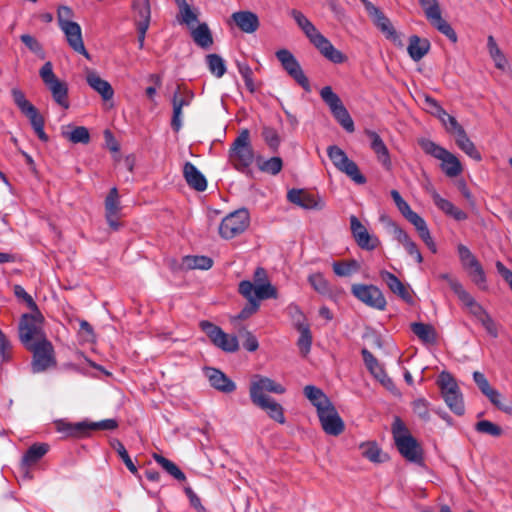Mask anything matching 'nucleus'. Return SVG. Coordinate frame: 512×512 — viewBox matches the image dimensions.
<instances>
[{"label":"nucleus","mask_w":512,"mask_h":512,"mask_svg":"<svg viewBox=\"0 0 512 512\" xmlns=\"http://www.w3.org/2000/svg\"><path fill=\"white\" fill-rule=\"evenodd\" d=\"M291 16L315 48L329 61L335 64L344 63L347 57L327 39L315 25L300 11L292 10Z\"/></svg>","instance_id":"nucleus-1"},{"label":"nucleus","mask_w":512,"mask_h":512,"mask_svg":"<svg viewBox=\"0 0 512 512\" xmlns=\"http://www.w3.org/2000/svg\"><path fill=\"white\" fill-rule=\"evenodd\" d=\"M392 434L395 445L400 454L408 461L420 463L422 461V448L411 435L404 422L396 417L392 424Z\"/></svg>","instance_id":"nucleus-2"},{"label":"nucleus","mask_w":512,"mask_h":512,"mask_svg":"<svg viewBox=\"0 0 512 512\" xmlns=\"http://www.w3.org/2000/svg\"><path fill=\"white\" fill-rule=\"evenodd\" d=\"M229 162L239 172L247 173L254 162V151L250 142V133L242 130L231 144L228 153Z\"/></svg>","instance_id":"nucleus-3"},{"label":"nucleus","mask_w":512,"mask_h":512,"mask_svg":"<svg viewBox=\"0 0 512 512\" xmlns=\"http://www.w3.org/2000/svg\"><path fill=\"white\" fill-rule=\"evenodd\" d=\"M39 75L46 88L50 91L53 100L62 108L68 109L70 105L68 100V85L55 75L52 63L49 61L46 62L40 68Z\"/></svg>","instance_id":"nucleus-4"},{"label":"nucleus","mask_w":512,"mask_h":512,"mask_svg":"<svg viewBox=\"0 0 512 512\" xmlns=\"http://www.w3.org/2000/svg\"><path fill=\"white\" fill-rule=\"evenodd\" d=\"M441 395L449 409L458 416L465 412L463 396L456 380L447 372H442L437 380Z\"/></svg>","instance_id":"nucleus-5"},{"label":"nucleus","mask_w":512,"mask_h":512,"mask_svg":"<svg viewBox=\"0 0 512 512\" xmlns=\"http://www.w3.org/2000/svg\"><path fill=\"white\" fill-rule=\"evenodd\" d=\"M32 311L31 314H24L19 323V337L25 347L47 340L42 331V314L38 309Z\"/></svg>","instance_id":"nucleus-6"},{"label":"nucleus","mask_w":512,"mask_h":512,"mask_svg":"<svg viewBox=\"0 0 512 512\" xmlns=\"http://www.w3.org/2000/svg\"><path fill=\"white\" fill-rule=\"evenodd\" d=\"M327 154L333 165L353 182L359 185L366 183V177L360 172L357 164L348 158L343 149L336 145H331L327 148Z\"/></svg>","instance_id":"nucleus-7"},{"label":"nucleus","mask_w":512,"mask_h":512,"mask_svg":"<svg viewBox=\"0 0 512 512\" xmlns=\"http://www.w3.org/2000/svg\"><path fill=\"white\" fill-rule=\"evenodd\" d=\"M322 100L329 107L333 117L336 121L347 131L353 132L355 130L354 122L343 105L340 97L332 90L330 86H325L320 91Z\"/></svg>","instance_id":"nucleus-8"},{"label":"nucleus","mask_w":512,"mask_h":512,"mask_svg":"<svg viewBox=\"0 0 512 512\" xmlns=\"http://www.w3.org/2000/svg\"><path fill=\"white\" fill-rule=\"evenodd\" d=\"M459 292L460 296L458 298L467 311L483 326L489 336L497 338L499 336L498 324L489 313L467 291Z\"/></svg>","instance_id":"nucleus-9"},{"label":"nucleus","mask_w":512,"mask_h":512,"mask_svg":"<svg viewBox=\"0 0 512 512\" xmlns=\"http://www.w3.org/2000/svg\"><path fill=\"white\" fill-rule=\"evenodd\" d=\"M250 215L242 208L228 214L220 223L219 234L224 239H232L242 234L249 226Z\"/></svg>","instance_id":"nucleus-10"},{"label":"nucleus","mask_w":512,"mask_h":512,"mask_svg":"<svg viewBox=\"0 0 512 512\" xmlns=\"http://www.w3.org/2000/svg\"><path fill=\"white\" fill-rule=\"evenodd\" d=\"M429 23L453 43L457 42V34L451 25L442 17L437 0H419Z\"/></svg>","instance_id":"nucleus-11"},{"label":"nucleus","mask_w":512,"mask_h":512,"mask_svg":"<svg viewBox=\"0 0 512 512\" xmlns=\"http://www.w3.org/2000/svg\"><path fill=\"white\" fill-rule=\"evenodd\" d=\"M200 328L206 333L211 342L221 350L229 353L238 350L239 343L236 336L225 333L220 327L209 321H201Z\"/></svg>","instance_id":"nucleus-12"},{"label":"nucleus","mask_w":512,"mask_h":512,"mask_svg":"<svg viewBox=\"0 0 512 512\" xmlns=\"http://www.w3.org/2000/svg\"><path fill=\"white\" fill-rule=\"evenodd\" d=\"M285 387L273 379L261 375H255L250 383L249 395L252 403L271 398L266 392L275 394H284Z\"/></svg>","instance_id":"nucleus-13"},{"label":"nucleus","mask_w":512,"mask_h":512,"mask_svg":"<svg viewBox=\"0 0 512 512\" xmlns=\"http://www.w3.org/2000/svg\"><path fill=\"white\" fill-rule=\"evenodd\" d=\"M457 252L462 267L467 270L475 284L481 288H485L486 275L475 255L463 244L457 245Z\"/></svg>","instance_id":"nucleus-14"},{"label":"nucleus","mask_w":512,"mask_h":512,"mask_svg":"<svg viewBox=\"0 0 512 512\" xmlns=\"http://www.w3.org/2000/svg\"><path fill=\"white\" fill-rule=\"evenodd\" d=\"M26 348L33 352L32 370L34 373L43 372L56 364L53 346L48 340L35 342Z\"/></svg>","instance_id":"nucleus-15"},{"label":"nucleus","mask_w":512,"mask_h":512,"mask_svg":"<svg viewBox=\"0 0 512 512\" xmlns=\"http://www.w3.org/2000/svg\"><path fill=\"white\" fill-rule=\"evenodd\" d=\"M365 10L369 14V16L373 19L374 24L378 29L385 35V37L393 42L395 45L403 46L400 35L397 33L395 28L393 27L390 20L384 15V13L377 8L374 4H372L368 0H361Z\"/></svg>","instance_id":"nucleus-16"},{"label":"nucleus","mask_w":512,"mask_h":512,"mask_svg":"<svg viewBox=\"0 0 512 512\" xmlns=\"http://www.w3.org/2000/svg\"><path fill=\"white\" fill-rule=\"evenodd\" d=\"M118 427L115 419H105L98 422H78V423H60L58 425L59 431L65 432L70 436H85L91 430H114Z\"/></svg>","instance_id":"nucleus-17"},{"label":"nucleus","mask_w":512,"mask_h":512,"mask_svg":"<svg viewBox=\"0 0 512 512\" xmlns=\"http://www.w3.org/2000/svg\"><path fill=\"white\" fill-rule=\"evenodd\" d=\"M351 292L359 301L377 310H384L387 302L382 291L375 285L353 284Z\"/></svg>","instance_id":"nucleus-18"},{"label":"nucleus","mask_w":512,"mask_h":512,"mask_svg":"<svg viewBox=\"0 0 512 512\" xmlns=\"http://www.w3.org/2000/svg\"><path fill=\"white\" fill-rule=\"evenodd\" d=\"M276 57L280 61L285 71L306 91L310 90L309 80L304 74L299 62L294 55L287 49H280L276 52Z\"/></svg>","instance_id":"nucleus-19"},{"label":"nucleus","mask_w":512,"mask_h":512,"mask_svg":"<svg viewBox=\"0 0 512 512\" xmlns=\"http://www.w3.org/2000/svg\"><path fill=\"white\" fill-rule=\"evenodd\" d=\"M239 292L245 298H252L259 303L260 300L276 298L277 290L270 282H262L254 285L248 280L241 281L239 284Z\"/></svg>","instance_id":"nucleus-20"},{"label":"nucleus","mask_w":512,"mask_h":512,"mask_svg":"<svg viewBox=\"0 0 512 512\" xmlns=\"http://www.w3.org/2000/svg\"><path fill=\"white\" fill-rule=\"evenodd\" d=\"M381 220L386 223L387 227L390 229L394 238L403 245L407 253L412 256L417 263L423 262V257L421 252L419 251L416 243L410 238V236L394 221H392L389 217L382 216Z\"/></svg>","instance_id":"nucleus-21"},{"label":"nucleus","mask_w":512,"mask_h":512,"mask_svg":"<svg viewBox=\"0 0 512 512\" xmlns=\"http://www.w3.org/2000/svg\"><path fill=\"white\" fill-rule=\"evenodd\" d=\"M317 415L326 434L338 436L344 431L345 424L333 404L319 411Z\"/></svg>","instance_id":"nucleus-22"},{"label":"nucleus","mask_w":512,"mask_h":512,"mask_svg":"<svg viewBox=\"0 0 512 512\" xmlns=\"http://www.w3.org/2000/svg\"><path fill=\"white\" fill-rule=\"evenodd\" d=\"M194 94L191 90L181 89L179 86L173 94L172 105H173V116L171 126L175 131H179L182 127V109L185 106H189Z\"/></svg>","instance_id":"nucleus-23"},{"label":"nucleus","mask_w":512,"mask_h":512,"mask_svg":"<svg viewBox=\"0 0 512 512\" xmlns=\"http://www.w3.org/2000/svg\"><path fill=\"white\" fill-rule=\"evenodd\" d=\"M350 228L352 235L360 248L369 251L377 248L379 244L378 238L369 234L366 227L354 215L350 217Z\"/></svg>","instance_id":"nucleus-24"},{"label":"nucleus","mask_w":512,"mask_h":512,"mask_svg":"<svg viewBox=\"0 0 512 512\" xmlns=\"http://www.w3.org/2000/svg\"><path fill=\"white\" fill-rule=\"evenodd\" d=\"M290 309L295 313L293 315V319L295 322V327L300 333L297 345L300 349V352L303 355H307L310 352L312 345V335L309 325L305 322V317L298 306H292Z\"/></svg>","instance_id":"nucleus-25"},{"label":"nucleus","mask_w":512,"mask_h":512,"mask_svg":"<svg viewBox=\"0 0 512 512\" xmlns=\"http://www.w3.org/2000/svg\"><path fill=\"white\" fill-rule=\"evenodd\" d=\"M60 29L63 31L69 46L75 52L82 54L89 59L90 56L84 46L80 25L76 22H72L70 24L60 27Z\"/></svg>","instance_id":"nucleus-26"},{"label":"nucleus","mask_w":512,"mask_h":512,"mask_svg":"<svg viewBox=\"0 0 512 512\" xmlns=\"http://www.w3.org/2000/svg\"><path fill=\"white\" fill-rule=\"evenodd\" d=\"M231 20L240 31L247 34L255 33L260 27L257 14L248 10L234 12Z\"/></svg>","instance_id":"nucleus-27"},{"label":"nucleus","mask_w":512,"mask_h":512,"mask_svg":"<svg viewBox=\"0 0 512 512\" xmlns=\"http://www.w3.org/2000/svg\"><path fill=\"white\" fill-rule=\"evenodd\" d=\"M205 376L208 378L210 385L222 393L228 394L236 390V384L234 381L219 369L212 367L206 368Z\"/></svg>","instance_id":"nucleus-28"},{"label":"nucleus","mask_w":512,"mask_h":512,"mask_svg":"<svg viewBox=\"0 0 512 512\" xmlns=\"http://www.w3.org/2000/svg\"><path fill=\"white\" fill-rule=\"evenodd\" d=\"M85 79L87 84L100 96L104 101L111 100L114 96V90L111 84L102 79L100 75L92 69H86L85 71Z\"/></svg>","instance_id":"nucleus-29"},{"label":"nucleus","mask_w":512,"mask_h":512,"mask_svg":"<svg viewBox=\"0 0 512 512\" xmlns=\"http://www.w3.org/2000/svg\"><path fill=\"white\" fill-rule=\"evenodd\" d=\"M367 136L370 139V147L375 153L378 162L386 169L390 170L392 162L389 150L381 137L374 131H367Z\"/></svg>","instance_id":"nucleus-30"},{"label":"nucleus","mask_w":512,"mask_h":512,"mask_svg":"<svg viewBox=\"0 0 512 512\" xmlns=\"http://www.w3.org/2000/svg\"><path fill=\"white\" fill-rule=\"evenodd\" d=\"M288 200L304 209H321L323 205L316 195L304 190H290L287 194Z\"/></svg>","instance_id":"nucleus-31"},{"label":"nucleus","mask_w":512,"mask_h":512,"mask_svg":"<svg viewBox=\"0 0 512 512\" xmlns=\"http://www.w3.org/2000/svg\"><path fill=\"white\" fill-rule=\"evenodd\" d=\"M380 277L394 294L405 302L412 303L413 297L409 288L406 287L394 274L383 270L380 272Z\"/></svg>","instance_id":"nucleus-32"},{"label":"nucleus","mask_w":512,"mask_h":512,"mask_svg":"<svg viewBox=\"0 0 512 512\" xmlns=\"http://www.w3.org/2000/svg\"><path fill=\"white\" fill-rule=\"evenodd\" d=\"M183 176L189 187L202 192L207 188L205 176L191 162H185L183 166Z\"/></svg>","instance_id":"nucleus-33"},{"label":"nucleus","mask_w":512,"mask_h":512,"mask_svg":"<svg viewBox=\"0 0 512 512\" xmlns=\"http://www.w3.org/2000/svg\"><path fill=\"white\" fill-rule=\"evenodd\" d=\"M303 392L305 397L316 408L317 413L333 404L326 396V394L320 388L314 385L305 386Z\"/></svg>","instance_id":"nucleus-34"},{"label":"nucleus","mask_w":512,"mask_h":512,"mask_svg":"<svg viewBox=\"0 0 512 512\" xmlns=\"http://www.w3.org/2000/svg\"><path fill=\"white\" fill-rule=\"evenodd\" d=\"M430 50V42L426 38H420L417 35H412L409 38V45L407 51L409 56L414 61H420Z\"/></svg>","instance_id":"nucleus-35"},{"label":"nucleus","mask_w":512,"mask_h":512,"mask_svg":"<svg viewBox=\"0 0 512 512\" xmlns=\"http://www.w3.org/2000/svg\"><path fill=\"white\" fill-rule=\"evenodd\" d=\"M11 94L14 103L17 105L19 110L29 119V121L40 116L38 110L26 99L25 94L20 89L13 88Z\"/></svg>","instance_id":"nucleus-36"},{"label":"nucleus","mask_w":512,"mask_h":512,"mask_svg":"<svg viewBox=\"0 0 512 512\" xmlns=\"http://www.w3.org/2000/svg\"><path fill=\"white\" fill-rule=\"evenodd\" d=\"M260 409L266 411L268 416L273 419L274 421L284 424L286 419L284 416V409L283 407L276 402L273 398H268L265 400H262L260 402L253 403Z\"/></svg>","instance_id":"nucleus-37"},{"label":"nucleus","mask_w":512,"mask_h":512,"mask_svg":"<svg viewBox=\"0 0 512 512\" xmlns=\"http://www.w3.org/2000/svg\"><path fill=\"white\" fill-rule=\"evenodd\" d=\"M132 9L137 26L150 25L151 8L149 0H134Z\"/></svg>","instance_id":"nucleus-38"},{"label":"nucleus","mask_w":512,"mask_h":512,"mask_svg":"<svg viewBox=\"0 0 512 512\" xmlns=\"http://www.w3.org/2000/svg\"><path fill=\"white\" fill-rule=\"evenodd\" d=\"M191 36L193 41L201 48L208 49L213 44L211 31L206 23H200L197 27H192Z\"/></svg>","instance_id":"nucleus-39"},{"label":"nucleus","mask_w":512,"mask_h":512,"mask_svg":"<svg viewBox=\"0 0 512 512\" xmlns=\"http://www.w3.org/2000/svg\"><path fill=\"white\" fill-rule=\"evenodd\" d=\"M179 8L178 20L192 28L198 22V9L192 8L186 0H174Z\"/></svg>","instance_id":"nucleus-40"},{"label":"nucleus","mask_w":512,"mask_h":512,"mask_svg":"<svg viewBox=\"0 0 512 512\" xmlns=\"http://www.w3.org/2000/svg\"><path fill=\"white\" fill-rule=\"evenodd\" d=\"M455 141L457 146L470 158L475 161H481L482 156L480 152L477 150L475 144L470 140L467 136L465 130H460L458 134L455 135Z\"/></svg>","instance_id":"nucleus-41"},{"label":"nucleus","mask_w":512,"mask_h":512,"mask_svg":"<svg viewBox=\"0 0 512 512\" xmlns=\"http://www.w3.org/2000/svg\"><path fill=\"white\" fill-rule=\"evenodd\" d=\"M434 204L446 215L454 218L457 221H462L467 219V214L456 207L451 201L445 199L441 196H435Z\"/></svg>","instance_id":"nucleus-42"},{"label":"nucleus","mask_w":512,"mask_h":512,"mask_svg":"<svg viewBox=\"0 0 512 512\" xmlns=\"http://www.w3.org/2000/svg\"><path fill=\"white\" fill-rule=\"evenodd\" d=\"M62 136L74 144H87L90 141L89 131L84 126H68L62 131Z\"/></svg>","instance_id":"nucleus-43"},{"label":"nucleus","mask_w":512,"mask_h":512,"mask_svg":"<svg viewBox=\"0 0 512 512\" xmlns=\"http://www.w3.org/2000/svg\"><path fill=\"white\" fill-rule=\"evenodd\" d=\"M47 444H33L22 458V466L28 468L36 464L47 452Z\"/></svg>","instance_id":"nucleus-44"},{"label":"nucleus","mask_w":512,"mask_h":512,"mask_svg":"<svg viewBox=\"0 0 512 512\" xmlns=\"http://www.w3.org/2000/svg\"><path fill=\"white\" fill-rule=\"evenodd\" d=\"M213 266V260L204 255L185 256L182 259V267L185 269L208 270Z\"/></svg>","instance_id":"nucleus-45"},{"label":"nucleus","mask_w":512,"mask_h":512,"mask_svg":"<svg viewBox=\"0 0 512 512\" xmlns=\"http://www.w3.org/2000/svg\"><path fill=\"white\" fill-rule=\"evenodd\" d=\"M105 216L120 217L122 206L120 203L119 193L116 187L111 188L105 199Z\"/></svg>","instance_id":"nucleus-46"},{"label":"nucleus","mask_w":512,"mask_h":512,"mask_svg":"<svg viewBox=\"0 0 512 512\" xmlns=\"http://www.w3.org/2000/svg\"><path fill=\"white\" fill-rule=\"evenodd\" d=\"M441 168L443 172L450 178L457 177L463 170L459 159L449 151L441 160Z\"/></svg>","instance_id":"nucleus-47"},{"label":"nucleus","mask_w":512,"mask_h":512,"mask_svg":"<svg viewBox=\"0 0 512 512\" xmlns=\"http://www.w3.org/2000/svg\"><path fill=\"white\" fill-rule=\"evenodd\" d=\"M411 329L422 342L427 344L436 342L437 336L433 326L424 323H413Z\"/></svg>","instance_id":"nucleus-48"},{"label":"nucleus","mask_w":512,"mask_h":512,"mask_svg":"<svg viewBox=\"0 0 512 512\" xmlns=\"http://www.w3.org/2000/svg\"><path fill=\"white\" fill-rule=\"evenodd\" d=\"M487 48L495 66L500 70H504L507 66V59L498 47L494 37L491 35L487 38Z\"/></svg>","instance_id":"nucleus-49"},{"label":"nucleus","mask_w":512,"mask_h":512,"mask_svg":"<svg viewBox=\"0 0 512 512\" xmlns=\"http://www.w3.org/2000/svg\"><path fill=\"white\" fill-rule=\"evenodd\" d=\"M154 460L171 476L179 481H185V474L178 468V466L167 458L159 454L153 455Z\"/></svg>","instance_id":"nucleus-50"},{"label":"nucleus","mask_w":512,"mask_h":512,"mask_svg":"<svg viewBox=\"0 0 512 512\" xmlns=\"http://www.w3.org/2000/svg\"><path fill=\"white\" fill-rule=\"evenodd\" d=\"M419 145L426 154L431 155L432 157H434L440 161L444 158V156L448 152V150L441 147L440 145H438L437 143L433 142L430 139L419 140Z\"/></svg>","instance_id":"nucleus-51"},{"label":"nucleus","mask_w":512,"mask_h":512,"mask_svg":"<svg viewBox=\"0 0 512 512\" xmlns=\"http://www.w3.org/2000/svg\"><path fill=\"white\" fill-rule=\"evenodd\" d=\"M334 273L339 277H348L359 270V264L356 260L349 262L335 261L332 264Z\"/></svg>","instance_id":"nucleus-52"},{"label":"nucleus","mask_w":512,"mask_h":512,"mask_svg":"<svg viewBox=\"0 0 512 512\" xmlns=\"http://www.w3.org/2000/svg\"><path fill=\"white\" fill-rule=\"evenodd\" d=\"M209 71L217 78L222 77L226 72V65L223 58L217 54H209L206 57Z\"/></svg>","instance_id":"nucleus-53"},{"label":"nucleus","mask_w":512,"mask_h":512,"mask_svg":"<svg viewBox=\"0 0 512 512\" xmlns=\"http://www.w3.org/2000/svg\"><path fill=\"white\" fill-rule=\"evenodd\" d=\"M362 355L364 362L368 369L371 371V373L374 374L378 379L383 381L381 377H385L386 375L382 368L380 367V365L378 364L377 359L373 356V354L367 349H363Z\"/></svg>","instance_id":"nucleus-54"},{"label":"nucleus","mask_w":512,"mask_h":512,"mask_svg":"<svg viewBox=\"0 0 512 512\" xmlns=\"http://www.w3.org/2000/svg\"><path fill=\"white\" fill-rule=\"evenodd\" d=\"M310 285L320 294H328L330 292L329 282L322 273H313L308 277Z\"/></svg>","instance_id":"nucleus-55"},{"label":"nucleus","mask_w":512,"mask_h":512,"mask_svg":"<svg viewBox=\"0 0 512 512\" xmlns=\"http://www.w3.org/2000/svg\"><path fill=\"white\" fill-rule=\"evenodd\" d=\"M413 412L423 421L430 420V403L425 398H417L412 402Z\"/></svg>","instance_id":"nucleus-56"},{"label":"nucleus","mask_w":512,"mask_h":512,"mask_svg":"<svg viewBox=\"0 0 512 512\" xmlns=\"http://www.w3.org/2000/svg\"><path fill=\"white\" fill-rule=\"evenodd\" d=\"M362 455L374 463H380L383 461L381 455V449L375 443H366L360 446Z\"/></svg>","instance_id":"nucleus-57"},{"label":"nucleus","mask_w":512,"mask_h":512,"mask_svg":"<svg viewBox=\"0 0 512 512\" xmlns=\"http://www.w3.org/2000/svg\"><path fill=\"white\" fill-rule=\"evenodd\" d=\"M112 447L114 448V450L118 453V455L120 456V458L123 460V462L125 463L126 467L128 468V470L132 473H136L137 472V468L136 466L134 465V463L132 462L125 446L119 441V440H114L112 442Z\"/></svg>","instance_id":"nucleus-58"},{"label":"nucleus","mask_w":512,"mask_h":512,"mask_svg":"<svg viewBox=\"0 0 512 512\" xmlns=\"http://www.w3.org/2000/svg\"><path fill=\"white\" fill-rule=\"evenodd\" d=\"M238 71L240 75L242 76L246 88L253 93L256 90L254 81H253V71L250 68V66L246 63H239L238 64Z\"/></svg>","instance_id":"nucleus-59"},{"label":"nucleus","mask_w":512,"mask_h":512,"mask_svg":"<svg viewBox=\"0 0 512 512\" xmlns=\"http://www.w3.org/2000/svg\"><path fill=\"white\" fill-rule=\"evenodd\" d=\"M475 428L480 433L488 434L495 437L500 436L502 433V430L498 425L488 420L479 421L476 424Z\"/></svg>","instance_id":"nucleus-60"},{"label":"nucleus","mask_w":512,"mask_h":512,"mask_svg":"<svg viewBox=\"0 0 512 512\" xmlns=\"http://www.w3.org/2000/svg\"><path fill=\"white\" fill-rule=\"evenodd\" d=\"M406 219L415 227L420 238L430 232L426 221L416 212L413 211Z\"/></svg>","instance_id":"nucleus-61"},{"label":"nucleus","mask_w":512,"mask_h":512,"mask_svg":"<svg viewBox=\"0 0 512 512\" xmlns=\"http://www.w3.org/2000/svg\"><path fill=\"white\" fill-rule=\"evenodd\" d=\"M485 396L490 400V402L496 406L498 409L506 412V413H512V407L511 406H507L505 404H503L502 402V395L500 394L499 391H497L496 389L494 388H491L486 394Z\"/></svg>","instance_id":"nucleus-62"},{"label":"nucleus","mask_w":512,"mask_h":512,"mask_svg":"<svg viewBox=\"0 0 512 512\" xmlns=\"http://www.w3.org/2000/svg\"><path fill=\"white\" fill-rule=\"evenodd\" d=\"M283 163L280 157H272L265 162L262 163L260 169L263 172L269 173L271 175L278 174L282 169Z\"/></svg>","instance_id":"nucleus-63"},{"label":"nucleus","mask_w":512,"mask_h":512,"mask_svg":"<svg viewBox=\"0 0 512 512\" xmlns=\"http://www.w3.org/2000/svg\"><path fill=\"white\" fill-rule=\"evenodd\" d=\"M21 41L27 46V48L35 53L36 55L40 56L41 58L44 57V51L42 48V45L38 42L36 38L29 34H23L20 37Z\"/></svg>","instance_id":"nucleus-64"}]
</instances>
